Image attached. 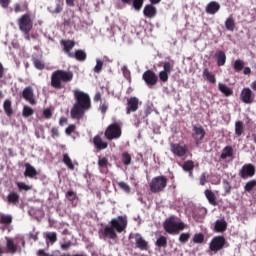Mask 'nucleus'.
<instances>
[{"mask_svg":"<svg viewBox=\"0 0 256 256\" xmlns=\"http://www.w3.org/2000/svg\"><path fill=\"white\" fill-rule=\"evenodd\" d=\"M73 95L75 103L70 110V117L80 121L85 117V113L91 109V96L79 89L73 90Z\"/></svg>","mask_w":256,"mask_h":256,"instance_id":"1","label":"nucleus"},{"mask_svg":"<svg viewBox=\"0 0 256 256\" xmlns=\"http://www.w3.org/2000/svg\"><path fill=\"white\" fill-rule=\"evenodd\" d=\"M127 229V216H118L110 221L103 230V236L107 239H117V233H123Z\"/></svg>","mask_w":256,"mask_h":256,"instance_id":"2","label":"nucleus"},{"mask_svg":"<svg viewBox=\"0 0 256 256\" xmlns=\"http://www.w3.org/2000/svg\"><path fill=\"white\" fill-rule=\"evenodd\" d=\"M71 81H73V72L69 70L58 69L52 72L50 76V85L57 91L65 89V85Z\"/></svg>","mask_w":256,"mask_h":256,"instance_id":"3","label":"nucleus"},{"mask_svg":"<svg viewBox=\"0 0 256 256\" xmlns=\"http://www.w3.org/2000/svg\"><path fill=\"white\" fill-rule=\"evenodd\" d=\"M167 176L161 175L156 176L152 178V180L149 183V189L151 193H162V191H165V188L167 187Z\"/></svg>","mask_w":256,"mask_h":256,"instance_id":"4","label":"nucleus"},{"mask_svg":"<svg viewBox=\"0 0 256 256\" xmlns=\"http://www.w3.org/2000/svg\"><path fill=\"white\" fill-rule=\"evenodd\" d=\"M184 229L185 223L176 222L175 216H171L164 222V231H166V233H169V235H174V233H179V231H183Z\"/></svg>","mask_w":256,"mask_h":256,"instance_id":"5","label":"nucleus"},{"mask_svg":"<svg viewBox=\"0 0 256 256\" xmlns=\"http://www.w3.org/2000/svg\"><path fill=\"white\" fill-rule=\"evenodd\" d=\"M19 30L24 33V35H29L33 29V19H31V14H24L18 20Z\"/></svg>","mask_w":256,"mask_h":256,"instance_id":"6","label":"nucleus"},{"mask_svg":"<svg viewBox=\"0 0 256 256\" xmlns=\"http://www.w3.org/2000/svg\"><path fill=\"white\" fill-rule=\"evenodd\" d=\"M104 135L108 141H113V139H119L122 135L121 131V122H114L110 124L105 132Z\"/></svg>","mask_w":256,"mask_h":256,"instance_id":"7","label":"nucleus"},{"mask_svg":"<svg viewBox=\"0 0 256 256\" xmlns=\"http://www.w3.org/2000/svg\"><path fill=\"white\" fill-rule=\"evenodd\" d=\"M227 244V240L225 239V236L218 235L212 238V240L209 243V250L212 251V253H219V251H222V249H225V245Z\"/></svg>","mask_w":256,"mask_h":256,"instance_id":"8","label":"nucleus"},{"mask_svg":"<svg viewBox=\"0 0 256 256\" xmlns=\"http://www.w3.org/2000/svg\"><path fill=\"white\" fill-rule=\"evenodd\" d=\"M256 168L252 163L244 164L239 170V177L241 179H249L255 176Z\"/></svg>","mask_w":256,"mask_h":256,"instance_id":"9","label":"nucleus"},{"mask_svg":"<svg viewBox=\"0 0 256 256\" xmlns=\"http://www.w3.org/2000/svg\"><path fill=\"white\" fill-rule=\"evenodd\" d=\"M192 138L194 139L196 145H200L201 141L205 139V135H207V132H205V128L203 126H192Z\"/></svg>","mask_w":256,"mask_h":256,"instance_id":"10","label":"nucleus"},{"mask_svg":"<svg viewBox=\"0 0 256 256\" xmlns=\"http://www.w3.org/2000/svg\"><path fill=\"white\" fill-rule=\"evenodd\" d=\"M170 151L176 157H185V155H186V153H188L189 149L187 148V145H185V144L181 145L179 143H171Z\"/></svg>","mask_w":256,"mask_h":256,"instance_id":"11","label":"nucleus"},{"mask_svg":"<svg viewBox=\"0 0 256 256\" xmlns=\"http://www.w3.org/2000/svg\"><path fill=\"white\" fill-rule=\"evenodd\" d=\"M240 100L246 105H251L255 103V93H253L251 88H244L240 93Z\"/></svg>","mask_w":256,"mask_h":256,"instance_id":"12","label":"nucleus"},{"mask_svg":"<svg viewBox=\"0 0 256 256\" xmlns=\"http://www.w3.org/2000/svg\"><path fill=\"white\" fill-rule=\"evenodd\" d=\"M142 79L143 81H145L146 85H149L151 87H153V85H157V74H155V72H153V70H147L143 73L142 75Z\"/></svg>","mask_w":256,"mask_h":256,"instance_id":"13","label":"nucleus"},{"mask_svg":"<svg viewBox=\"0 0 256 256\" xmlns=\"http://www.w3.org/2000/svg\"><path fill=\"white\" fill-rule=\"evenodd\" d=\"M137 109H139V98L130 97L129 99H127L126 114L131 115V113H135Z\"/></svg>","mask_w":256,"mask_h":256,"instance_id":"14","label":"nucleus"},{"mask_svg":"<svg viewBox=\"0 0 256 256\" xmlns=\"http://www.w3.org/2000/svg\"><path fill=\"white\" fill-rule=\"evenodd\" d=\"M60 45H62L63 51L68 57H73V52H71V50L75 47V40L62 39Z\"/></svg>","mask_w":256,"mask_h":256,"instance_id":"15","label":"nucleus"},{"mask_svg":"<svg viewBox=\"0 0 256 256\" xmlns=\"http://www.w3.org/2000/svg\"><path fill=\"white\" fill-rule=\"evenodd\" d=\"M134 239H135L136 249H140V251H147L149 247V243L143 239V236H141V234L139 233L134 234Z\"/></svg>","mask_w":256,"mask_h":256,"instance_id":"16","label":"nucleus"},{"mask_svg":"<svg viewBox=\"0 0 256 256\" xmlns=\"http://www.w3.org/2000/svg\"><path fill=\"white\" fill-rule=\"evenodd\" d=\"M143 15L147 19H153L157 16V8L153 4H147L143 9Z\"/></svg>","mask_w":256,"mask_h":256,"instance_id":"17","label":"nucleus"},{"mask_svg":"<svg viewBox=\"0 0 256 256\" xmlns=\"http://www.w3.org/2000/svg\"><path fill=\"white\" fill-rule=\"evenodd\" d=\"M22 96H23V99H25V101H28V103H30V105H35L36 101H35V96L33 94L32 87L24 88L22 92Z\"/></svg>","mask_w":256,"mask_h":256,"instance_id":"18","label":"nucleus"},{"mask_svg":"<svg viewBox=\"0 0 256 256\" xmlns=\"http://www.w3.org/2000/svg\"><path fill=\"white\" fill-rule=\"evenodd\" d=\"M94 147L97 149V151H103L109 147V144L105 141H103V138L101 136L96 135L93 138Z\"/></svg>","mask_w":256,"mask_h":256,"instance_id":"19","label":"nucleus"},{"mask_svg":"<svg viewBox=\"0 0 256 256\" xmlns=\"http://www.w3.org/2000/svg\"><path fill=\"white\" fill-rule=\"evenodd\" d=\"M109 159L107 157H102L98 159V169L100 173L107 174L109 173Z\"/></svg>","mask_w":256,"mask_h":256,"instance_id":"20","label":"nucleus"},{"mask_svg":"<svg viewBox=\"0 0 256 256\" xmlns=\"http://www.w3.org/2000/svg\"><path fill=\"white\" fill-rule=\"evenodd\" d=\"M214 231L216 233H225V231H227V221H225L224 218L216 220Z\"/></svg>","mask_w":256,"mask_h":256,"instance_id":"21","label":"nucleus"},{"mask_svg":"<svg viewBox=\"0 0 256 256\" xmlns=\"http://www.w3.org/2000/svg\"><path fill=\"white\" fill-rule=\"evenodd\" d=\"M219 9H221V5L216 1H212L207 4L205 11L208 15H215Z\"/></svg>","mask_w":256,"mask_h":256,"instance_id":"22","label":"nucleus"},{"mask_svg":"<svg viewBox=\"0 0 256 256\" xmlns=\"http://www.w3.org/2000/svg\"><path fill=\"white\" fill-rule=\"evenodd\" d=\"M19 199H21V196L15 191L10 192L6 197V201L9 205H19Z\"/></svg>","mask_w":256,"mask_h":256,"instance_id":"23","label":"nucleus"},{"mask_svg":"<svg viewBox=\"0 0 256 256\" xmlns=\"http://www.w3.org/2000/svg\"><path fill=\"white\" fill-rule=\"evenodd\" d=\"M204 195L208 200V202L210 203V205H212L213 207H217V205H219L217 203V196L215 195V192H212L211 190L206 189L204 191Z\"/></svg>","mask_w":256,"mask_h":256,"instance_id":"24","label":"nucleus"},{"mask_svg":"<svg viewBox=\"0 0 256 256\" xmlns=\"http://www.w3.org/2000/svg\"><path fill=\"white\" fill-rule=\"evenodd\" d=\"M38 175L37 169L33 167L31 164H25L24 177H29L30 179H35V176Z\"/></svg>","mask_w":256,"mask_h":256,"instance_id":"25","label":"nucleus"},{"mask_svg":"<svg viewBox=\"0 0 256 256\" xmlns=\"http://www.w3.org/2000/svg\"><path fill=\"white\" fill-rule=\"evenodd\" d=\"M215 57H216L218 67H223V65H225L227 61V56L225 55L223 50L216 51Z\"/></svg>","mask_w":256,"mask_h":256,"instance_id":"26","label":"nucleus"},{"mask_svg":"<svg viewBox=\"0 0 256 256\" xmlns=\"http://www.w3.org/2000/svg\"><path fill=\"white\" fill-rule=\"evenodd\" d=\"M233 153H234V150L232 146H225L220 155V160L225 161V159L232 157Z\"/></svg>","mask_w":256,"mask_h":256,"instance_id":"27","label":"nucleus"},{"mask_svg":"<svg viewBox=\"0 0 256 256\" xmlns=\"http://www.w3.org/2000/svg\"><path fill=\"white\" fill-rule=\"evenodd\" d=\"M66 5L68 7H77L78 11H81L83 5H85V0H66Z\"/></svg>","mask_w":256,"mask_h":256,"instance_id":"28","label":"nucleus"},{"mask_svg":"<svg viewBox=\"0 0 256 256\" xmlns=\"http://www.w3.org/2000/svg\"><path fill=\"white\" fill-rule=\"evenodd\" d=\"M70 59H76L77 61H85L87 59V53L82 49H78L73 53V56H70Z\"/></svg>","mask_w":256,"mask_h":256,"instance_id":"29","label":"nucleus"},{"mask_svg":"<svg viewBox=\"0 0 256 256\" xmlns=\"http://www.w3.org/2000/svg\"><path fill=\"white\" fill-rule=\"evenodd\" d=\"M6 247L9 253L12 255H15L17 253V244L11 239V238H6Z\"/></svg>","mask_w":256,"mask_h":256,"instance_id":"30","label":"nucleus"},{"mask_svg":"<svg viewBox=\"0 0 256 256\" xmlns=\"http://www.w3.org/2000/svg\"><path fill=\"white\" fill-rule=\"evenodd\" d=\"M245 133V124L243 121H236L235 122V135L236 137H241Z\"/></svg>","mask_w":256,"mask_h":256,"instance_id":"31","label":"nucleus"},{"mask_svg":"<svg viewBox=\"0 0 256 256\" xmlns=\"http://www.w3.org/2000/svg\"><path fill=\"white\" fill-rule=\"evenodd\" d=\"M218 89L223 93V95H225V97H231V95H233V89L223 83L218 84Z\"/></svg>","mask_w":256,"mask_h":256,"instance_id":"32","label":"nucleus"},{"mask_svg":"<svg viewBox=\"0 0 256 256\" xmlns=\"http://www.w3.org/2000/svg\"><path fill=\"white\" fill-rule=\"evenodd\" d=\"M225 27L227 31H235V18L233 15H230L225 21Z\"/></svg>","mask_w":256,"mask_h":256,"instance_id":"33","label":"nucleus"},{"mask_svg":"<svg viewBox=\"0 0 256 256\" xmlns=\"http://www.w3.org/2000/svg\"><path fill=\"white\" fill-rule=\"evenodd\" d=\"M3 108L7 117H11V115H13V107L11 105V100L9 99L5 100L3 104Z\"/></svg>","mask_w":256,"mask_h":256,"instance_id":"34","label":"nucleus"},{"mask_svg":"<svg viewBox=\"0 0 256 256\" xmlns=\"http://www.w3.org/2000/svg\"><path fill=\"white\" fill-rule=\"evenodd\" d=\"M203 77H205V79H207L209 83H212V84L217 83V78H215V74H211V72H209V69L207 68L203 70Z\"/></svg>","mask_w":256,"mask_h":256,"instance_id":"35","label":"nucleus"},{"mask_svg":"<svg viewBox=\"0 0 256 256\" xmlns=\"http://www.w3.org/2000/svg\"><path fill=\"white\" fill-rule=\"evenodd\" d=\"M62 161L68 167V169H70L71 171H73L75 169V165L73 164V160H71V158L69 157V154H67V153L63 154Z\"/></svg>","mask_w":256,"mask_h":256,"instance_id":"36","label":"nucleus"},{"mask_svg":"<svg viewBox=\"0 0 256 256\" xmlns=\"http://www.w3.org/2000/svg\"><path fill=\"white\" fill-rule=\"evenodd\" d=\"M65 197L68 199V201H70L73 207H76L77 204H75V200L77 199V193H75L73 190H69L66 192Z\"/></svg>","mask_w":256,"mask_h":256,"instance_id":"37","label":"nucleus"},{"mask_svg":"<svg viewBox=\"0 0 256 256\" xmlns=\"http://www.w3.org/2000/svg\"><path fill=\"white\" fill-rule=\"evenodd\" d=\"M233 67L236 73H241V70L245 69V62L243 60L238 59L234 62Z\"/></svg>","mask_w":256,"mask_h":256,"instance_id":"38","label":"nucleus"},{"mask_svg":"<svg viewBox=\"0 0 256 256\" xmlns=\"http://www.w3.org/2000/svg\"><path fill=\"white\" fill-rule=\"evenodd\" d=\"M131 3L135 11H141V9H143V3H145V0H132Z\"/></svg>","mask_w":256,"mask_h":256,"instance_id":"39","label":"nucleus"},{"mask_svg":"<svg viewBox=\"0 0 256 256\" xmlns=\"http://www.w3.org/2000/svg\"><path fill=\"white\" fill-rule=\"evenodd\" d=\"M34 113L35 111L30 106L23 107L22 115L25 119H27V117H31V115H33Z\"/></svg>","mask_w":256,"mask_h":256,"instance_id":"40","label":"nucleus"},{"mask_svg":"<svg viewBox=\"0 0 256 256\" xmlns=\"http://www.w3.org/2000/svg\"><path fill=\"white\" fill-rule=\"evenodd\" d=\"M182 168L184 171H193V169H195V162H193V160H187L184 162Z\"/></svg>","mask_w":256,"mask_h":256,"instance_id":"41","label":"nucleus"},{"mask_svg":"<svg viewBox=\"0 0 256 256\" xmlns=\"http://www.w3.org/2000/svg\"><path fill=\"white\" fill-rule=\"evenodd\" d=\"M0 223H2V225H11V223H13V217H11V215H2L0 217Z\"/></svg>","mask_w":256,"mask_h":256,"instance_id":"42","label":"nucleus"},{"mask_svg":"<svg viewBox=\"0 0 256 256\" xmlns=\"http://www.w3.org/2000/svg\"><path fill=\"white\" fill-rule=\"evenodd\" d=\"M255 186H256V180H250L244 186V190L247 193H251L253 191V189H255Z\"/></svg>","mask_w":256,"mask_h":256,"instance_id":"43","label":"nucleus"},{"mask_svg":"<svg viewBox=\"0 0 256 256\" xmlns=\"http://www.w3.org/2000/svg\"><path fill=\"white\" fill-rule=\"evenodd\" d=\"M155 245L156 247H167V237L160 236L159 238H157Z\"/></svg>","mask_w":256,"mask_h":256,"instance_id":"44","label":"nucleus"},{"mask_svg":"<svg viewBox=\"0 0 256 256\" xmlns=\"http://www.w3.org/2000/svg\"><path fill=\"white\" fill-rule=\"evenodd\" d=\"M122 163L126 166L131 165V154L129 152L122 153Z\"/></svg>","mask_w":256,"mask_h":256,"instance_id":"45","label":"nucleus"},{"mask_svg":"<svg viewBox=\"0 0 256 256\" xmlns=\"http://www.w3.org/2000/svg\"><path fill=\"white\" fill-rule=\"evenodd\" d=\"M33 65L39 71H43V69H45V64L43 63V61H41V60H39L37 58L33 59Z\"/></svg>","mask_w":256,"mask_h":256,"instance_id":"46","label":"nucleus"},{"mask_svg":"<svg viewBox=\"0 0 256 256\" xmlns=\"http://www.w3.org/2000/svg\"><path fill=\"white\" fill-rule=\"evenodd\" d=\"M118 187L122 189V191H125L126 193H131V186H129L127 182H124V181L118 182Z\"/></svg>","mask_w":256,"mask_h":256,"instance_id":"47","label":"nucleus"},{"mask_svg":"<svg viewBox=\"0 0 256 256\" xmlns=\"http://www.w3.org/2000/svg\"><path fill=\"white\" fill-rule=\"evenodd\" d=\"M203 241H205V235H203V233H197L194 235V237H193L194 243L201 244V243H203Z\"/></svg>","mask_w":256,"mask_h":256,"instance_id":"48","label":"nucleus"},{"mask_svg":"<svg viewBox=\"0 0 256 256\" xmlns=\"http://www.w3.org/2000/svg\"><path fill=\"white\" fill-rule=\"evenodd\" d=\"M169 72H165L164 70L159 72V79L162 83H167L169 81Z\"/></svg>","mask_w":256,"mask_h":256,"instance_id":"49","label":"nucleus"},{"mask_svg":"<svg viewBox=\"0 0 256 256\" xmlns=\"http://www.w3.org/2000/svg\"><path fill=\"white\" fill-rule=\"evenodd\" d=\"M189 239H191V234L189 232L182 233L179 236L180 243H187V241H189Z\"/></svg>","mask_w":256,"mask_h":256,"instance_id":"50","label":"nucleus"},{"mask_svg":"<svg viewBox=\"0 0 256 256\" xmlns=\"http://www.w3.org/2000/svg\"><path fill=\"white\" fill-rule=\"evenodd\" d=\"M19 191H31V186L25 184V182H17Z\"/></svg>","mask_w":256,"mask_h":256,"instance_id":"51","label":"nucleus"},{"mask_svg":"<svg viewBox=\"0 0 256 256\" xmlns=\"http://www.w3.org/2000/svg\"><path fill=\"white\" fill-rule=\"evenodd\" d=\"M163 69L164 72L171 74V71H173V63L164 62Z\"/></svg>","mask_w":256,"mask_h":256,"instance_id":"52","label":"nucleus"},{"mask_svg":"<svg viewBox=\"0 0 256 256\" xmlns=\"http://www.w3.org/2000/svg\"><path fill=\"white\" fill-rule=\"evenodd\" d=\"M46 238L50 241V243H55L57 241V233L49 232L46 234Z\"/></svg>","mask_w":256,"mask_h":256,"instance_id":"53","label":"nucleus"},{"mask_svg":"<svg viewBox=\"0 0 256 256\" xmlns=\"http://www.w3.org/2000/svg\"><path fill=\"white\" fill-rule=\"evenodd\" d=\"M77 129V126L75 124H70L66 129H65V133L66 135H71L73 133H75V130Z\"/></svg>","mask_w":256,"mask_h":256,"instance_id":"54","label":"nucleus"},{"mask_svg":"<svg viewBox=\"0 0 256 256\" xmlns=\"http://www.w3.org/2000/svg\"><path fill=\"white\" fill-rule=\"evenodd\" d=\"M223 183H224L225 194L231 195V189H233V187H231V184L227 180H224Z\"/></svg>","mask_w":256,"mask_h":256,"instance_id":"55","label":"nucleus"},{"mask_svg":"<svg viewBox=\"0 0 256 256\" xmlns=\"http://www.w3.org/2000/svg\"><path fill=\"white\" fill-rule=\"evenodd\" d=\"M102 69H103V61L97 60L96 66L94 67V73H101Z\"/></svg>","mask_w":256,"mask_h":256,"instance_id":"56","label":"nucleus"},{"mask_svg":"<svg viewBox=\"0 0 256 256\" xmlns=\"http://www.w3.org/2000/svg\"><path fill=\"white\" fill-rule=\"evenodd\" d=\"M51 137H52V139H57V137H59V128L58 127H52Z\"/></svg>","mask_w":256,"mask_h":256,"instance_id":"57","label":"nucleus"},{"mask_svg":"<svg viewBox=\"0 0 256 256\" xmlns=\"http://www.w3.org/2000/svg\"><path fill=\"white\" fill-rule=\"evenodd\" d=\"M199 183H200V185H202V186L207 183V173L203 172V173L200 175Z\"/></svg>","mask_w":256,"mask_h":256,"instance_id":"58","label":"nucleus"},{"mask_svg":"<svg viewBox=\"0 0 256 256\" xmlns=\"http://www.w3.org/2000/svg\"><path fill=\"white\" fill-rule=\"evenodd\" d=\"M43 115L45 119H51V117H53V113L51 112V109H45L43 111Z\"/></svg>","mask_w":256,"mask_h":256,"instance_id":"59","label":"nucleus"},{"mask_svg":"<svg viewBox=\"0 0 256 256\" xmlns=\"http://www.w3.org/2000/svg\"><path fill=\"white\" fill-rule=\"evenodd\" d=\"M107 109H109V104H107V103H103L100 106V111H101L102 115H105L107 113Z\"/></svg>","mask_w":256,"mask_h":256,"instance_id":"60","label":"nucleus"},{"mask_svg":"<svg viewBox=\"0 0 256 256\" xmlns=\"http://www.w3.org/2000/svg\"><path fill=\"white\" fill-rule=\"evenodd\" d=\"M62 11H63V3L57 4L53 13H56V15H57V14L61 13Z\"/></svg>","mask_w":256,"mask_h":256,"instance_id":"61","label":"nucleus"},{"mask_svg":"<svg viewBox=\"0 0 256 256\" xmlns=\"http://www.w3.org/2000/svg\"><path fill=\"white\" fill-rule=\"evenodd\" d=\"M10 3H11V0H0V5L3 9H7Z\"/></svg>","mask_w":256,"mask_h":256,"instance_id":"62","label":"nucleus"},{"mask_svg":"<svg viewBox=\"0 0 256 256\" xmlns=\"http://www.w3.org/2000/svg\"><path fill=\"white\" fill-rule=\"evenodd\" d=\"M67 118L66 117H61L60 119H59V125H60V127H63L64 125H67Z\"/></svg>","mask_w":256,"mask_h":256,"instance_id":"63","label":"nucleus"},{"mask_svg":"<svg viewBox=\"0 0 256 256\" xmlns=\"http://www.w3.org/2000/svg\"><path fill=\"white\" fill-rule=\"evenodd\" d=\"M94 101L97 103L99 101H101V93L97 92L94 96Z\"/></svg>","mask_w":256,"mask_h":256,"instance_id":"64","label":"nucleus"}]
</instances>
